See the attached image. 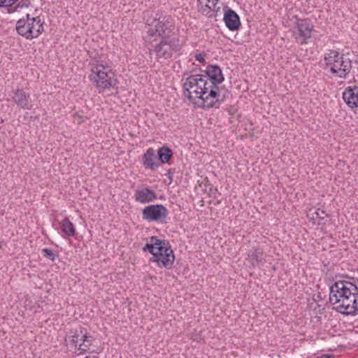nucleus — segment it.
I'll return each mask as SVG.
<instances>
[{"mask_svg": "<svg viewBox=\"0 0 358 358\" xmlns=\"http://www.w3.org/2000/svg\"><path fill=\"white\" fill-rule=\"evenodd\" d=\"M146 24L154 25V28L150 27L148 31L147 41L151 44V50L155 53L157 60L169 59L173 53L180 50L182 45L179 38L170 34L173 30L171 16L148 18Z\"/></svg>", "mask_w": 358, "mask_h": 358, "instance_id": "1", "label": "nucleus"}, {"mask_svg": "<svg viewBox=\"0 0 358 358\" xmlns=\"http://www.w3.org/2000/svg\"><path fill=\"white\" fill-rule=\"evenodd\" d=\"M183 94L191 102L203 108H219L224 101L228 90L224 91L222 98H218L217 92L209 87L207 76L201 74L189 76L182 84Z\"/></svg>", "mask_w": 358, "mask_h": 358, "instance_id": "2", "label": "nucleus"}, {"mask_svg": "<svg viewBox=\"0 0 358 358\" xmlns=\"http://www.w3.org/2000/svg\"><path fill=\"white\" fill-rule=\"evenodd\" d=\"M329 302L343 315H355L358 311V287L347 280H338L330 286Z\"/></svg>", "mask_w": 358, "mask_h": 358, "instance_id": "3", "label": "nucleus"}, {"mask_svg": "<svg viewBox=\"0 0 358 358\" xmlns=\"http://www.w3.org/2000/svg\"><path fill=\"white\" fill-rule=\"evenodd\" d=\"M324 60L327 66L330 67V72L336 74L340 78H346L352 69V62L344 58L343 55L334 50L324 55Z\"/></svg>", "mask_w": 358, "mask_h": 358, "instance_id": "4", "label": "nucleus"}, {"mask_svg": "<svg viewBox=\"0 0 358 358\" xmlns=\"http://www.w3.org/2000/svg\"><path fill=\"white\" fill-rule=\"evenodd\" d=\"M17 33L26 39L31 40L38 38L43 31V22L40 17H31L26 15L25 18H21L16 22Z\"/></svg>", "mask_w": 358, "mask_h": 358, "instance_id": "5", "label": "nucleus"}, {"mask_svg": "<svg viewBox=\"0 0 358 358\" xmlns=\"http://www.w3.org/2000/svg\"><path fill=\"white\" fill-rule=\"evenodd\" d=\"M175 260V255L169 241L164 240L161 248H158L154 256L149 259L150 262L157 263L160 268H171Z\"/></svg>", "mask_w": 358, "mask_h": 358, "instance_id": "6", "label": "nucleus"}, {"mask_svg": "<svg viewBox=\"0 0 358 358\" xmlns=\"http://www.w3.org/2000/svg\"><path fill=\"white\" fill-rule=\"evenodd\" d=\"M295 29L293 36L296 42L300 45L307 44L312 38L313 25L309 18L296 17Z\"/></svg>", "mask_w": 358, "mask_h": 358, "instance_id": "7", "label": "nucleus"}, {"mask_svg": "<svg viewBox=\"0 0 358 358\" xmlns=\"http://www.w3.org/2000/svg\"><path fill=\"white\" fill-rule=\"evenodd\" d=\"M91 80L95 83L99 92H103L107 89L115 87L117 83L114 75L113 76L105 72L97 66L92 69Z\"/></svg>", "mask_w": 358, "mask_h": 358, "instance_id": "8", "label": "nucleus"}, {"mask_svg": "<svg viewBox=\"0 0 358 358\" xmlns=\"http://www.w3.org/2000/svg\"><path fill=\"white\" fill-rule=\"evenodd\" d=\"M168 214V209L162 204L149 205L142 210L143 219L149 222L166 223Z\"/></svg>", "mask_w": 358, "mask_h": 358, "instance_id": "9", "label": "nucleus"}, {"mask_svg": "<svg viewBox=\"0 0 358 358\" xmlns=\"http://www.w3.org/2000/svg\"><path fill=\"white\" fill-rule=\"evenodd\" d=\"M204 76H207L209 87L217 91L218 98H222L225 90L218 86L219 84H221L224 81V76L220 67L217 64L208 65Z\"/></svg>", "mask_w": 358, "mask_h": 358, "instance_id": "10", "label": "nucleus"}, {"mask_svg": "<svg viewBox=\"0 0 358 358\" xmlns=\"http://www.w3.org/2000/svg\"><path fill=\"white\" fill-rule=\"evenodd\" d=\"M223 20L226 27L230 31H237L241 27V23L238 15L231 8L228 6L224 8Z\"/></svg>", "mask_w": 358, "mask_h": 358, "instance_id": "11", "label": "nucleus"}, {"mask_svg": "<svg viewBox=\"0 0 358 358\" xmlns=\"http://www.w3.org/2000/svg\"><path fill=\"white\" fill-rule=\"evenodd\" d=\"M135 200L141 203L153 202L157 199V194L149 187H145L135 191Z\"/></svg>", "mask_w": 358, "mask_h": 358, "instance_id": "12", "label": "nucleus"}, {"mask_svg": "<svg viewBox=\"0 0 358 358\" xmlns=\"http://www.w3.org/2000/svg\"><path fill=\"white\" fill-rule=\"evenodd\" d=\"M248 259L254 268H260L266 262L263 250L255 248H252L248 251Z\"/></svg>", "mask_w": 358, "mask_h": 358, "instance_id": "13", "label": "nucleus"}, {"mask_svg": "<svg viewBox=\"0 0 358 358\" xmlns=\"http://www.w3.org/2000/svg\"><path fill=\"white\" fill-rule=\"evenodd\" d=\"M15 103L17 106L23 109H31V104L30 101V95L26 93L23 90L17 89L13 96Z\"/></svg>", "mask_w": 358, "mask_h": 358, "instance_id": "14", "label": "nucleus"}, {"mask_svg": "<svg viewBox=\"0 0 358 358\" xmlns=\"http://www.w3.org/2000/svg\"><path fill=\"white\" fill-rule=\"evenodd\" d=\"M343 99L349 107H358V87H347L343 93Z\"/></svg>", "mask_w": 358, "mask_h": 358, "instance_id": "15", "label": "nucleus"}, {"mask_svg": "<svg viewBox=\"0 0 358 358\" xmlns=\"http://www.w3.org/2000/svg\"><path fill=\"white\" fill-rule=\"evenodd\" d=\"M142 162L145 169L155 170L159 166L157 162V158L155 150L152 148H148L142 157Z\"/></svg>", "mask_w": 358, "mask_h": 358, "instance_id": "16", "label": "nucleus"}, {"mask_svg": "<svg viewBox=\"0 0 358 358\" xmlns=\"http://www.w3.org/2000/svg\"><path fill=\"white\" fill-rule=\"evenodd\" d=\"M219 0H212V4L213 6V10H210V6L208 3H205L199 8V11L205 16L208 17H215L217 15L218 12L220 10V6H217Z\"/></svg>", "mask_w": 358, "mask_h": 358, "instance_id": "17", "label": "nucleus"}, {"mask_svg": "<svg viewBox=\"0 0 358 358\" xmlns=\"http://www.w3.org/2000/svg\"><path fill=\"white\" fill-rule=\"evenodd\" d=\"M164 240L159 239L157 236L150 237V243H146L143 248V252H149L154 256L158 248H161Z\"/></svg>", "mask_w": 358, "mask_h": 358, "instance_id": "18", "label": "nucleus"}, {"mask_svg": "<svg viewBox=\"0 0 358 358\" xmlns=\"http://www.w3.org/2000/svg\"><path fill=\"white\" fill-rule=\"evenodd\" d=\"M158 159L162 164L169 163L173 155L172 150L166 145H163L157 150Z\"/></svg>", "mask_w": 358, "mask_h": 358, "instance_id": "19", "label": "nucleus"}, {"mask_svg": "<svg viewBox=\"0 0 358 358\" xmlns=\"http://www.w3.org/2000/svg\"><path fill=\"white\" fill-rule=\"evenodd\" d=\"M62 231L67 236H74L76 235V228L69 217H65L60 222Z\"/></svg>", "mask_w": 358, "mask_h": 358, "instance_id": "20", "label": "nucleus"}, {"mask_svg": "<svg viewBox=\"0 0 358 358\" xmlns=\"http://www.w3.org/2000/svg\"><path fill=\"white\" fill-rule=\"evenodd\" d=\"M87 330L83 327H80L73 331V334L71 336V342L76 348H77L78 343L82 340V338H87Z\"/></svg>", "mask_w": 358, "mask_h": 358, "instance_id": "21", "label": "nucleus"}, {"mask_svg": "<svg viewBox=\"0 0 358 358\" xmlns=\"http://www.w3.org/2000/svg\"><path fill=\"white\" fill-rule=\"evenodd\" d=\"M19 0H0V7H6L8 13H14L12 5H15Z\"/></svg>", "mask_w": 358, "mask_h": 358, "instance_id": "22", "label": "nucleus"}, {"mask_svg": "<svg viewBox=\"0 0 358 358\" xmlns=\"http://www.w3.org/2000/svg\"><path fill=\"white\" fill-rule=\"evenodd\" d=\"M327 217H329V215L324 210L317 208L313 214L312 219L318 218L320 220H323Z\"/></svg>", "mask_w": 358, "mask_h": 358, "instance_id": "23", "label": "nucleus"}, {"mask_svg": "<svg viewBox=\"0 0 358 358\" xmlns=\"http://www.w3.org/2000/svg\"><path fill=\"white\" fill-rule=\"evenodd\" d=\"M30 0H21L19 1L15 6L12 5L13 10H15L14 12L17 11L18 8H28L30 5Z\"/></svg>", "mask_w": 358, "mask_h": 358, "instance_id": "24", "label": "nucleus"}, {"mask_svg": "<svg viewBox=\"0 0 358 358\" xmlns=\"http://www.w3.org/2000/svg\"><path fill=\"white\" fill-rule=\"evenodd\" d=\"M42 252L45 257L50 259L52 262L55 260L57 255L52 250L45 248L43 249Z\"/></svg>", "mask_w": 358, "mask_h": 358, "instance_id": "25", "label": "nucleus"}, {"mask_svg": "<svg viewBox=\"0 0 358 358\" xmlns=\"http://www.w3.org/2000/svg\"><path fill=\"white\" fill-rule=\"evenodd\" d=\"M76 349H78V350L80 351V352L78 353V355H81L85 352H87L89 350H90V346L87 345L85 343H81L80 345H79V347L77 348Z\"/></svg>", "mask_w": 358, "mask_h": 358, "instance_id": "26", "label": "nucleus"}, {"mask_svg": "<svg viewBox=\"0 0 358 358\" xmlns=\"http://www.w3.org/2000/svg\"><path fill=\"white\" fill-rule=\"evenodd\" d=\"M195 58L197 61H199L201 64L205 63V54L199 53L196 54Z\"/></svg>", "mask_w": 358, "mask_h": 358, "instance_id": "27", "label": "nucleus"}, {"mask_svg": "<svg viewBox=\"0 0 358 358\" xmlns=\"http://www.w3.org/2000/svg\"><path fill=\"white\" fill-rule=\"evenodd\" d=\"M91 336L87 334V338H82L83 343H85L87 345L91 346L92 341L90 339Z\"/></svg>", "mask_w": 358, "mask_h": 358, "instance_id": "28", "label": "nucleus"}, {"mask_svg": "<svg viewBox=\"0 0 358 358\" xmlns=\"http://www.w3.org/2000/svg\"><path fill=\"white\" fill-rule=\"evenodd\" d=\"M198 4L202 7L205 3H208L210 2V0H197Z\"/></svg>", "mask_w": 358, "mask_h": 358, "instance_id": "29", "label": "nucleus"}, {"mask_svg": "<svg viewBox=\"0 0 358 358\" xmlns=\"http://www.w3.org/2000/svg\"><path fill=\"white\" fill-rule=\"evenodd\" d=\"M317 358H334V356L332 355H322L321 357Z\"/></svg>", "mask_w": 358, "mask_h": 358, "instance_id": "30", "label": "nucleus"}, {"mask_svg": "<svg viewBox=\"0 0 358 358\" xmlns=\"http://www.w3.org/2000/svg\"><path fill=\"white\" fill-rule=\"evenodd\" d=\"M167 175H168L169 178L171 180H172V178H173V174H172V173H171L170 171H169V172H168Z\"/></svg>", "mask_w": 358, "mask_h": 358, "instance_id": "31", "label": "nucleus"}, {"mask_svg": "<svg viewBox=\"0 0 358 358\" xmlns=\"http://www.w3.org/2000/svg\"><path fill=\"white\" fill-rule=\"evenodd\" d=\"M85 358H98V357L96 355H88L86 356Z\"/></svg>", "mask_w": 358, "mask_h": 358, "instance_id": "32", "label": "nucleus"}, {"mask_svg": "<svg viewBox=\"0 0 358 358\" xmlns=\"http://www.w3.org/2000/svg\"><path fill=\"white\" fill-rule=\"evenodd\" d=\"M210 6V10H213V5Z\"/></svg>", "mask_w": 358, "mask_h": 358, "instance_id": "33", "label": "nucleus"}, {"mask_svg": "<svg viewBox=\"0 0 358 358\" xmlns=\"http://www.w3.org/2000/svg\"><path fill=\"white\" fill-rule=\"evenodd\" d=\"M233 110H229V113L232 114Z\"/></svg>", "mask_w": 358, "mask_h": 358, "instance_id": "34", "label": "nucleus"}, {"mask_svg": "<svg viewBox=\"0 0 358 358\" xmlns=\"http://www.w3.org/2000/svg\"><path fill=\"white\" fill-rule=\"evenodd\" d=\"M233 110H229V113L232 114Z\"/></svg>", "mask_w": 358, "mask_h": 358, "instance_id": "35", "label": "nucleus"}, {"mask_svg": "<svg viewBox=\"0 0 358 358\" xmlns=\"http://www.w3.org/2000/svg\"><path fill=\"white\" fill-rule=\"evenodd\" d=\"M357 358H358V357H357Z\"/></svg>", "mask_w": 358, "mask_h": 358, "instance_id": "36", "label": "nucleus"}]
</instances>
